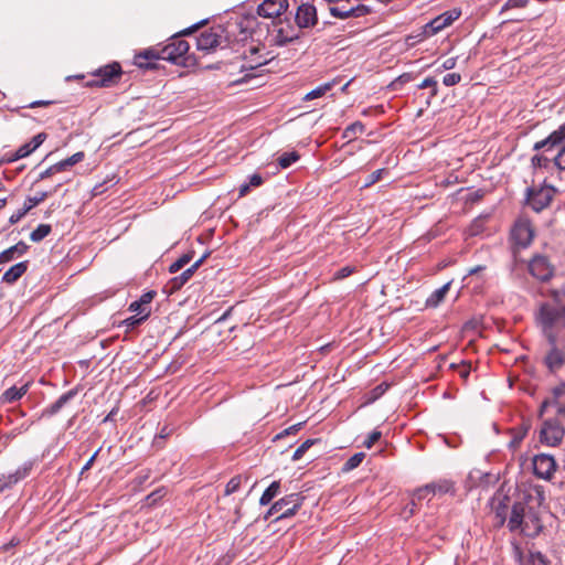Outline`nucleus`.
<instances>
[{
    "label": "nucleus",
    "mask_w": 565,
    "mask_h": 565,
    "mask_svg": "<svg viewBox=\"0 0 565 565\" xmlns=\"http://www.w3.org/2000/svg\"><path fill=\"white\" fill-rule=\"evenodd\" d=\"M317 441L318 439H307L305 440L294 452L292 460L297 461L302 458V456L306 454V451Z\"/></svg>",
    "instance_id": "58836bf2"
},
{
    "label": "nucleus",
    "mask_w": 565,
    "mask_h": 565,
    "mask_svg": "<svg viewBox=\"0 0 565 565\" xmlns=\"http://www.w3.org/2000/svg\"><path fill=\"white\" fill-rule=\"evenodd\" d=\"M427 484L430 488V493H433V495H436V494L443 495V494H447V493L454 495L456 492L455 483L448 479H439L437 481H434V482H430Z\"/></svg>",
    "instance_id": "5701e85b"
},
{
    "label": "nucleus",
    "mask_w": 565,
    "mask_h": 565,
    "mask_svg": "<svg viewBox=\"0 0 565 565\" xmlns=\"http://www.w3.org/2000/svg\"><path fill=\"white\" fill-rule=\"evenodd\" d=\"M450 366L452 369H458L460 377H462L463 380L468 379L471 371V364L469 362L462 361L461 364L459 365L452 363Z\"/></svg>",
    "instance_id": "09e8293b"
},
{
    "label": "nucleus",
    "mask_w": 565,
    "mask_h": 565,
    "mask_svg": "<svg viewBox=\"0 0 565 565\" xmlns=\"http://www.w3.org/2000/svg\"><path fill=\"white\" fill-rule=\"evenodd\" d=\"M92 79L87 81L85 87H113L117 85L122 76V68L118 62L100 66L90 73Z\"/></svg>",
    "instance_id": "423d86ee"
},
{
    "label": "nucleus",
    "mask_w": 565,
    "mask_h": 565,
    "mask_svg": "<svg viewBox=\"0 0 565 565\" xmlns=\"http://www.w3.org/2000/svg\"><path fill=\"white\" fill-rule=\"evenodd\" d=\"M300 159V154L297 151L284 152L278 158V164L281 169H287Z\"/></svg>",
    "instance_id": "72a5a7b5"
},
{
    "label": "nucleus",
    "mask_w": 565,
    "mask_h": 565,
    "mask_svg": "<svg viewBox=\"0 0 565 565\" xmlns=\"http://www.w3.org/2000/svg\"><path fill=\"white\" fill-rule=\"evenodd\" d=\"M529 0H508L502 8V11L511 8H524L526 7Z\"/></svg>",
    "instance_id": "052dcab7"
},
{
    "label": "nucleus",
    "mask_w": 565,
    "mask_h": 565,
    "mask_svg": "<svg viewBox=\"0 0 565 565\" xmlns=\"http://www.w3.org/2000/svg\"><path fill=\"white\" fill-rule=\"evenodd\" d=\"M335 83H337V81L333 79L331 82L319 85L315 89L307 93L305 95V97L302 98V100L308 102V100H312V99L320 98V97L324 96L329 90H331L333 88Z\"/></svg>",
    "instance_id": "bb28decb"
},
{
    "label": "nucleus",
    "mask_w": 565,
    "mask_h": 565,
    "mask_svg": "<svg viewBox=\"0 0 565 565\" xmlns=\"http://www.w3.org/2000/svg\"><path fill=\"white\" fill-rule=\"evenodd\" d=\"M163 60L162 45H156L139 52L135 56V64L139 68L154 70L157 68L156 61Z\"/></svg>",
    "instance_id": "f8f14e48"
},
{
    "label": "nucleus",
    "mask_w": 565,
    "mask_h": 565,
    "mask_svg": "<svg viewBox=\"0 0 565 565\" xmlns=\"http://www.w3.org/2000/svg\"><path fill=\"white\" fill-rule=\"evenodd\" d=\"M85 154L83 151H78L76 153H74L73 156L64 159L66 161V163L68 164V167H73L75 166L76 163H79L81 161H83Z\"/></svg>",
    "instance_id": "e2e57ef3"
},
{
    "label": "nucleus",
    "mask_w": 565,
    "mask_h": 565,
    "mask_svg": "<svg viewBox=\"0 0 565 565\" xmlns=\"http://www.w3.org/2000/svg\"><path fill=\"white\" fill-rule=\"evenodd\" d=\"M288 9L287 0H264L257 8L259 17L269 19H280V15Z\"/></svg>",
    "instance_id": "dca6fc26"
},
{
    "label": "nucleus",
    "mask_w": 565,
    "mask_h": 565,
    "mask_svg": "<svg viewBox=\"0 0 565 565\" xmlns=\"http://www.w3.org/2000/svg\"><path fill=\"white\" fill-rule=\"evenodd\" d=\"M265 47L259 44H249L244 49L242 57L247 61V65H242V68L248 67L254 70L258 66L265 65L269 62L268 53L263 54Z\"/></svg>",
    "instance_id": "ddd939ff"
},
{
    "label": "nucleus",
    "mask_w": 565,
    "mask_h": 565,
    "mask_svg": "<svg viewBox=\"0 0 565 565\" xmlns=\"http://www.w3.org/2000/svg\"><path fill=\"white\" fill-rule=\"evenodd\" d=\"M417 87L418 89L430 88V97L438 95V85L434 77H426Z\"/></svg>",
    "instance_id": "ea45409f"
},
{
    "label": "nucleus",
    "mask_w": 565,
    "mask_h": 565,
    "mask_svg": "<svg viewBox=\"0 0 565 565\" xmlns=\"http://www.w3.org/2000/svg\"><path fill=\"white\" fill-rule=\"evenodd\" d=\"M553 162L557 169L565 170V145L558 150Z\"/></svg>",
    "instance_id": "5fc2aeb1"
},
{
    "label": "nucleus",
    "mask_w": 565,
    "mask_h": 565,
    "mask_svg": "<svg viewBox=\"0 0 565 565\" xmlns=\"http://www.w3.org/2000/svg\"><path fill=\"white\" fill-rule=\"evenodd\" d=\"M355 271V267L353 266H344L340 269H338L334 274H333V278L335 280H341V279H344L347 277H349L350 275H352L353 273Z\"/></svg>",
    "instance_id": "3c124183"
},
{
    "label": "nucleus",
    "mask_w": 565,
    "mask_h": 565,
    "mask_svg": "<svg viewBox=\"0 0 565 565\" xmlns=\"http://www.w3.org/2000/svg\"><path fill=\"white\" fill-rule=\"evenodd\" d=\"M174 431V427L169 424H164L162 427H160L159 431L157 433L153 445L158 448H163V440L170 437Z\"/></svg>",
    "instance_id": "7c9ffc66"
},
{
    "label": "nucleus",
    "mask_w": 565,
    "mask_h": 565,
    "mask_svg": "<svg viewBox=\"0 0 565 565\" xmlns=\"http://www.w3.org/2000/svg\"><path fill=\"white\" fill-rule=\"evenodd\" d=\"M36 465L35 459H28L14 471L0 473V494L13 489L18 483L29 478Z\"/></svg>",
    "instance_id": "1a4fd4ad"
},
{
    "label": "nucleus",
    "mask_w": 565,
    "mask_h": 565,
    "mask_svg": "<svg viewBox=\"0 0 565 565\" xmlns=\"http://www.w3.org/2000/svg\"><path fill=\"white\" fill-rule=\"evenodd\" d=\"M78 394V388L74 387L62 394L54 403L42 409L39 418L52 417L61 412Z\"/></svg>",
    "instance_id": "f3484780"
},
{
    "label": "nucleus",
    "mask_w": 565,
    "mask_h": 565,
    "mask_svg": "<svg viewBox=\"0 0 565 565\" xmlns=\"http://www.w3.org/2000/svg\"><path fill=\"white\" fill-rule=\"evenodd\" d=\"M446 26L443 22L441 17L438 15L423 26V31H422L420 35L423 38H430L435 34H437L438 32H440L441 30H444Z\"/></svg>",
    "instance_id": "393cba45"
},
{
    "label": "nucleus",
    "mask_w": 565,
    "mask_h": 565,
    "mask_svg": "<svg viewBox=\"0 0 565 565\" xmlns=\"http://www.w3.org/2000/svg\"><path fill=\"white\" fill-rule=\"evenodd\" d=\"M29 249V245L23 241L18 242L15 245L7 248L0 253V264L9 263L14 259L15 255L22 256Z\"/></svg>",
    "instance_id": "4be33fe9"
},
{
    "label": "nucleus",
    "mask_w": 565,
    "mask_h": 565,
    "mask_svg": "<svg viewBox=\"0 0 565 565\" xmlns=\"http://www.w3.org/2000/svg\"><path fill=\"white\" fill-rule=\"evenodd\" d=\"M527 269L534 278L541 281H547L554 275V267L551 265L547 257L540 254L531 258L527 263Z\"/></svg>",
    "instance_id": "9d476101"
},
{
    "label": "nucleus",
    "mask_w": 565,
    "mask_h": 565,
    "mask_svg": "<svg viewBox=\"0 0 565 565\" xmlns=\"http://www.w3.org/2000/svg\"><path fill=\"white\" fill-rule=\"evenodd\" d=\"M295 21L299 29L312 28L318 22L316 7L309 2L301 3L296 11Z\"/></svg>",
    "instance_id": "2eb2a0df"
},
{
    "label": "nucleus",
    "mask_w": 565,
    "mask_h": 565,
    "mask_svg": "<svg viewBox=\"0 0 565 565\" xmlns=\"http://www.w3.org/2000/svg\"><path fill=\"white\" fill-rule=\"evenodd\" d=\"M564 419L565 406H558L555 417L543 419L540 429V441L550 447L558 446L565 435Z\"/></svg>",
    "instance_id": "7ed1b4c3"
},
{
    "label": "nucleus",
    "mask_w": 565,
    "mask_h": 565,
    "mask_svg": "<svg viewBox=\"0 0 565 565\" xmlns=\"http://www.w3.org/2000/svg\"><path fill=\"white\" fill-rule=\"evenodd\" d=\"M33 151H34V149L31 147V143L26 142V143L20 146L15 150V152L11 157L7 158L4 161L6 162H13V161L20 160L22 158L28 157Z\"/></svg>",
    "instance_id": "f704fd0d"
},
{
    "label": "nucleus",
    "mask_w": 565,
    "mask_h": 565,
    "mask_svg": "<svg viewBox=\"0 0 565 565\" xmlns=\"http://www.w3.org/2000/svg\"><path fill=\"white\" fill-rule=\"evenodd\" d=\"M511 532L520 530L527 537H536L543 530L539 509L526 507L524 502H514L508 520Z\"/></svg>",
    "instance_id": "f257e3e1"
},
{
    "label": "nucleus",
    "mask_w": 565,
    "mask_h": 565,
    "mask_svg": "<svg viewBox=\"0 0 565 565\" xmlns=\"http://www.w3.org/2000/svg\"><path fill=\"white\" fill-rule=\"evenodd\" d=\"M222 44V35L211 29L210 31H204L196 39V46L200 51H210L214 50Z\"/></svg>",
    "instance_id": "6ab92c4d"
},
{
    "label": "nucleus",
    "mask_w": 565,
    "mask_h": 565,
    "mask_svg": "<svg viewBox=\"0 0 565 565\" xmlns=\"http://www.w3.org/2000/svg\"><path fill=\"white\" fill-rule=\"evenodd\" d=\"M413 79H414L413 74H411V73H404V74L399 75V76H398V77L393 82V84H392V85H393L394 87H397V86H399V85H404V84H406V83H408V82H411V81H413Z\"/></svg>",
    "instance_id": "0e129e2a"
},
{
    "label": "nucleus",
    "mask_w": 565,
    "mask_h": 565,
    "mask_svg": "<svg viewBox=\"0 0 565 565\" xmlns=\"http://www.w3.org/2000/svg\"><path fill=\"white\" fill-rule=\"evenodd\" d=\"M192 258H193V252L183 254L180 258H178L175 262H173L169 266V273L175 274V273L180 271L186 264H189L191 262Z\"/></svg>",
    "instance_id": "c9c22d12"
},
{
    "label": "nucleus",
    "mask_w": 565,
    "mask_h": 565,
    "mask_svg": "<svg viewBox=\"0 0 565 565\" xmlns=\"http://www.w3.org/2000/svg\"><path fill=\"white\" fill-rule=\"evenodd\" d=\"M148 318H146L145 316H131L127 319H125L122 321V324L126 326L127 328H135L139 324H141L143 321H146Z\"/></svg>",
    "instance_id": "864d4df0"
},
{
    "label": "nucleus",
    "mask_w": 565,
    "mask_h": 565,
    "mask_svg": "<svg viewBox=\"0 0 565 565\" xmlns=\"http://www.w3.org/2000/svg\"><path fill=\"white\" fill-rule=\"evenodd\" d=\"M535 232L531 221L527 217H518L511 230L509 242L516 248H527L534 238Z\"/></svg>",
    "instance_id": "0eeeda50"
},
{
    "label": "nucleus",
    "mask_w": 565,
    "mask_h": 565,
    "mask_svg": "<svg viewBox=\"0 0 565 565\" xmlns=\"http://www.w3.org/2000/svg\"><path fill=\"white\" fill-rule=\"evenodd\" d=\"M45 139H46V134L40 132V134L35 135L29 143H31V147L34 150H36L44 142Z\"/></svg>",
    "instance_id": "69168bd1"
},
{
    "label": "nucleus",
    "mask_w": 565,
    "mask_h": 565,
    "mask_svg": "<svg viewBox=\"0 0 565 565\" xmlns=\"http://www.w3.org/2000/svg\"><path fill=\"white\" fill-rule=\"evenodd\" d=\"M450 287V282L445 284L440 288L436 289L427 299L426 307L427 308H436L439 303L445 299L446 294L448 292Z\"/></svg>",
    "instance_id": "a878e982"
},
{
    "label": "nucleus",
    "mask_w": 565,
    "mask_h": 565,
    "mask_svg": "<svg viewBox=\"0 0 565 565\" xmlns=\"http://www.w3.org/2000/svg\"><path fill=\"white\" fill-rule=\"evenodd\" d=\"M430 497H433V493H430V488L428 487V484H425L424 487H420L415 490L411 503L413 505H416V501H423L425 499H429Z\"/></svg>",
    "instance_id": "e433bc0d"
},
{
    "label": "nucleus",
    "mask_w": 565,
    "mask_h": 565,
    "mask_svg": "<svg viewBox=\"0 0 565 565\" xmlns=\"http://www.w3.org/2000/svg\"><path fill=\"white\" fill-rule=\"evenodd\" d=\"M565 142V122L562 124L556 130L552 131L545 139L534 143L533 150L548 152L564 145Z\"/></svg>",
    "instance_id": "4468645a"
},
{
    "label": "nucleus",
    "mask_w": 565,
    "mask_h": 565,
    "mask_svg": "<svg viewBox=\"0 0 565 565\" xmlns=\"http://www.w3.org/2000/svg\"><path fill=\"white\" fill-rule=\"evenodd\" d=\"M330 14L332 17L339 18V19L352 18L351 7L347 8V6H344V4L331 7L330 8Z\"/></svg>",
    "instance_id": "4c0bfd02"
},
{
    "label": "nucleus",
    "mask_w": 565,
    "mask_h": 565,
    "mask_svg": "<svg viewBox=\"0 0 565 565\" xmlns=\"http://www.w3.org/2000/svg\"><path fill=\"white\" fill-rule=\"evenodd\" d=\"M365 458V454L364 452H356L354 454L353 456H351L342 466L341 468V471L343 473H347V472H350L352 470H354L355 468H358L362 461L364 460Z\"/></svg>",
    "instance_id": "c756f323"
},
{
    "label": "nucleus",
    "mask_w": 565,
    "mask_h": 565,
    "mask_svg": "<svg viewBox=\"0 0 565 565\" xmlns=\"http://www.w3.org/2000/svg\"><path fill=\"white\" fill-rule=\"evenodd\" d=\"M548 164H550V159L547 157H545L544 154L539 153V154L533 156L531 159V166L534 169L547 168Z\"/></svg>",
    "instance_id": "de8ad7c7"
},
{
    "label": "nucleus",
    "mask_w": 565,
    "mask_h": 565,
    "mask_svg": "<svg viewBox=\"0 0 565 565\" xmlns=\"http://www.w3.org/2000/svg\"><path fill=\"white\" fill-rule=\"evenodd\" d=\"M205 22L206 20H202L185 29L181 33L170 36L168 43L162 45L163 61H168L177 65L188 66L189 61L191 60V56L188 54L190 45L184 39H182V35L191 34Z\"/></svg>",
    "instance_id": "f03ea898"
},
{
    "label": "nucleus",
    "mask_w": 565,
    "mask_h": 565,
    "mask_svg": "<svg viewBox=\"0 0 565 565\" xmlns=\"http://www.w3.org/2000/svg\"><path fill=\"white\" fill-rule=\"evenodd\" d=\"M509 510V497L504 495L498 504L494 507L495 518L500 525H502L507 520V514Z\"/></svg>",
    "instance_id": "c85d7f7f"
},
{
    "label": "nucleus",
    "mask_w": 565,
    "mask_h": 565,
    "mask_svg": "<svg viewBox=\"0 0 565 565\" xmlns=\"http://www.w3.org/2000/svg\"><path fill=\"white\" fill-rule=\"evenodd\" d=\"M556 467V461L551 455L539 454L533 458V472L541 479L551 480Z\"/></svg>",
    "instance_id": "9b49d317"
},
{
    "label": "nucleus",
    "mask_w": 565,
    "mask_h": 565,
    "mask_svg": "<svg viewBox=\"0 0 565 565\" xmlns=\"http://www.w3.org/2000/svg\"><path fill=\"white\" fill-rule=\"evenodd\" d=\"M29 260L20 262L11 266L2 276V282L13 285L17 282L28 270Z\"/></svg>",
    "instance_id": "aec40b11"
},
{
    "label": "nucleus",
    "mask_w": 565,
    "mask_h": 565,
    "mask_svg": "<svg viewBox=\"0 0 565 565\" xmlns=\"http://www.w3.org/2000/svg\"><path fill=\"white\" fill-rule=\"evenodd\" d=\"M529 565H550V561L541 552H530Z\"/></svg>",
    "instance_id": "49530a36"
},
{
    "label": "nucleus",
    "mask_w": 565,
    "mask_h": 565,
    "mask_svg": "<svg viewBox=\"0 0 565 565\" xmlns=\"http://www.w3.org/2000/svg\"><path fill=\"white\" fill-rule=\"evenodd\" d=\"M280 480L273 481L260 495L259 504L268 505L280 493Z\"/></svg>",
    "instance_id": "b1692460"
},
{
    "label": "nucleus",
    "mask_w": 565,
    "mask_h": 565,
    "mask_svg": "<svg viewBox=\"0 0 565 565\" xmlns=\"http://www.w3.org/2000/svg\"><path fill=\"white\" fill-rule=\"evenodd\" d=\"M157 292L154 290H149L143 292L138 300L132 301L129 305L128 310L131 312H136L137 316H145L146 318H149L151 313V307L150 303L156 297Z\"/></svg>",
    "instance_id": "a211bd4d"
},
{
    "label": "nucleus",
    "mask_w": 565,
    "mask_h": 565,
    "mask_svg": "<svg viewBox=\"0 0 565 565\" xmlns=\"http://www.w3.org/2000/svg\"><path fill=\"white\" fill-rule=\"evenodd\" d=\"M164 494H166L164 488L157 489L153 492H151L150 494H148L146 500L149 505H152V504L157 503V501L162 499L164 497Z\"/></svg>",
    "instance_id": "6e6d98bb"
},
{
    "label": "nucleus",
    "mask_w": 565,
    "mask_h": 565,
    "mask_svg": "<svg viewBox=\"0 0 565 565\" xmlns=\"http://www.w3.org/2000/svg\"><path fill=\"white\" fill-rule=\"evenodd\" d=\"M557 189L545 181L540 185L527 186L524 194V206L535 213L547 209L554 200Z\"/></svg>",
    "instance_id": "20e7f679"
},
{
    "label": "nucleus",
    "mask_w": 565,
    "mask_h": 565,
    "mask_svg": "<svg viewBox=\"0 0 565 565\" xmlns=\"http://www.w3.org/2000/svg\"><path fill=\"white\" fill-rule=\"evenodd\" d=\"M509 270L512 277L519 278L523 273V266L516 263H510Z\"/></svg>",
    "instance_id": "338daca9"
},
{
    "label": "nucleus",
    "mask_w": 565,
    "mask_h": 565,
    "mask_svg": "<svg viewBox=\"0 0 565 565\" xmlns=\"http://www.w3.org/2000/svg\"><path fill=\"white\" fill-rule=\"evenodd\" d=\"M52 232V226L50 224H40L34 231L30 234V239L34 243L41 242Z\"/></svg>",
    "instance_id": "473e14b6"
},
{
    "label": "nucleus",
    "mask_w": 565,
    "mask_h": 565,
    "mask_svg": "<svg viewBox=\"0 0 565 565\" xmlns=\"http://www.w3.org/2000/svg\"><path fill=\"white\" fill-rule=\"evenodd\" d=\"M382 437V433L377 429H374L372 433H370V435L367 436V438L364 440L363 445L366 447V448H372L373 445L379 441Z\"/></svg>",
    "instance_id": "4d7b16f0"
},
{
    "label": "nucleus",
    "mask_w": 565,
    "mask_h": 565,
    "mask_svg": "<svg viewBox=\"0 0 565 565\" xmlns=\"http://www.w3.org/2000/svg\"><path fill=\"white\" fill-rule=\"evenodd\" d=\"M241 484H242V477L241 476H234L226 483L224 494L225 495H230V494L238 491L239 488H241Z\"/></svg>",
    "instance_id": "79ce46f5"
},
{
    "label": "nucleus",
    "mask_w": 565,
    "mask_h": 565,
    "mask_svg": "<svg viewBox=\"0 0 565 565\" xmlns=\"http://www.w3.org/2000/svg\"><path fill=\"white\" fill-rule=\"evenodd\" d=\"M461 81V75L459 73H449V74H446L443 78V84L445 86H455L457 84H459Z\"/></svg>",
    "instance_id": "8fccbe9b"
},
{
    "label": "nucleus",
    "mask_w": 565,
    "mask_h": 565,
    "mask_svg": "<svg viewBox=\"0 0 565 565\" xmlns=\"http://www.w3.org/2000/svg\"><path fill=\"white\" fill-rule=\"evenodd\" d=\"M194 271L190 267L182 271L179 276L173 277L170 280V287L172 291L181 289L193 276Z\"/></svg>",
    "instance_id": "cd10ccee"
},
{
    "label": "nucleus",
    "mask_w": 565,
    "mask_h": 565,
    "mask_svg": "<svg viewBox=\"0 0 565 565\" xmlns=\"http://www.w3.org/2000/svg\"><path fill=\"white\" fill-rule=\"evenodd\" d=\"M526 434H527V427H520L518 430H514V436H513V439L511 440L510 445L512 447L519 445L524 439Z\"/></svg>",
    "instance_id": "13d9d810"
},
{
    "label": "nucleus",
    "mask_w": 565,
    "mask_h": 565,
    "mask_svg": "<svg viewBox=\"0 0 565 565\" xmlns=\"http://www.w3.org/2000/svg\"><path fill=\"white\" fill-rule=\"evenodd\" d=\"M51 194H52V192L42 191V192H38L33 196H28L26 200L24 201L23 207L28 209V212H30L33 207H35L36 205L42 203Z\"/></svg>",
    "instance_id": "2f4dec72"
},
{
    "label": "nucleus",
    "mask_w": 565,
    "mask_h": 565,
    "mask_svg": "<svg viewBox=\"0 0 565 565\" xmlns=\"http://www.w3.org/2000/svg\"><path fill=\"white\" fill-rule=\"evenodd\" d=\"M365 126L361 121H354L344 130V137H354L356 134H363Z\"/></svg>",
    "instance_id": "c03bdc74"
},
{
    "label": "nucleus",
    "mask_w": 565,
    "mask_h": 565,
    "mask_svg": "<svg viewBox=\"0 0 565 565\" xmlns=\"http://www.w3.org/2000/svg\"><path fill=\"white\" fill-rule=\"evenodd\" d=\"M461 11L459 9H452L439 14L443 19L445 26L450 25L454 21L459 19Z\"/></svg>",
    "instance_id": "a18cd8bd"
},
{
    "label": "nucleus",
    "mask_w": 565,
    "mask_h": 565,
    "mask_svg": "<svg viewBox=\"0 0 565 565\" xmlns=\"http://www.w3.org/2000/svg\"><path fill=\"white\" fill-rule=\"evenodd\" d=\"M372 12L371 8L364 4H358L355 7H351V14L354 18H360L367 15Z\"/></svg>",
    "instance_id": "603ef678"
},
{
    "label": "nucleus",
    "mask_w": 565,
    "mask_h": 565,
    "mask_svg": "<svg viewBox=\"0 0 565 565\" xmlns=\"http://www.w3.org/2000/svg\"><path fill=\"white\" fill-rule=\"evenodd\" d=\"M28 209H19L17 212H14L10 217H9V223L11 225L18 223L21 218H23L25 216V214H28Z\"/></svg>",
    "instance_id": "680f3d73"
},
{
    "label": "nucleus",
    "mask_w": 565,
    "mask_h": 565,
    "mask_svg": "<svg viewBox=\"0 0 565 565\" xmlns=\"http://www.w3.org/2000/svg\"><path fill=\"white\" fill-rule=\"evenodd\" d=\"M31 383L26 382L21 387L11 386L7 388L0 396V403H14L20 401L30 390Z\"/></svg>",
    "instance_id": "412c9836"
},
{
    "label": "nucleus",
    "mask_w": 565,
    "mask_h": 565,
    "mask_svg": "<svg viewBox=\"0 0 565 565\" xmlns=\"http://www.w3.org/2000/svg\"><path fill=\"white\" fill-rule=\"evenodd\" d=\"M305 501V497L301 493L287 494L276 502H274L267 512L264 514V520H269L273 515L280 513L274 521L289 519L300 510Z\"/></svg>",
    "instance_id": "39448f33"
},
{
    "label": "nucleus",
    "mask_w": 565,
    "mask_h": 565,
    "mask_svg": "<svg viewBox=\"0 0 565 565\" xmlns=\"http://www.w3.org/2000/svg\"><path fill=\"white\" fill-rule=\"evenodd\" d=\"M523 248H516V246L510 245L511 262L520 265H524V260L521 258L520 253Z\"/></svg>",
    "instance_id": "bf43d9fd"
},
{
    "label": "nucleus",
    "mask_w": 565,
    "mask_h": 565,
    "mask_svg": "<svg viewBox=\"0 0 565 565\" xmlns=\"http://www.w3.org/2000/svg\"><path fill=\"white\" fill-rule=\"evenodd\" d=\"M270 43L277 46H284L300 38V32L290 23H284L281 19L273 20L271 26L268 28Z\"/></svg>",
    "instance_id": "6e6552de"
},
{
    "label": "nucleus",
    "mask_w": 565,
    "mask_h": 565,
    "mask_svg": "<svg viewBox=\"0 0 565 565\" xmlns=\"http://www.w3.org/2000/svg\"><path fill=\"white\" fill-rule=\"evenodd\" d=\"M387 173V170L386 169H377L376 171L372 172L365 180V183L363 184V189H366V188H370L371 185L375 184L376 182H379L383 174H386Z\"/></svg>",
    "instance_id": "37998d69"
},
{
    "label": "nucleus",
    "mask_w": 565,
    "mask_h": 565,
    "mask_svg": "<svg viewBox=\"0 0 565 565\" xmlns=\"http://www.w3.org/2000/svg\"><path fill=\"white\" fill-rule=\"evenodd\" d=\"M19 436L15 429H12L11 431L1 435V440H3V446L7 447L13 439H15Z\"/></svg>",
    "instance_id": "774afa93"
},
{
    "label": "nucleus",
    "mask_w": 565,
    "mask_h": 565,
    "mask_svg": "<svg viewBox=\"0 0 565 565\" xmlns=\"http://www.w3.org/2000/svg\"><path fill=\"white\" fill-rule=\"evenodd\" d=\"M484 223H486V217H477L472 221V223L470 224L469 226V234L471 236H476V235H479L480 233L483 232L484 230Z\"/></svg>",
    "instance_id": "a19ab883"
}]
</instances>
